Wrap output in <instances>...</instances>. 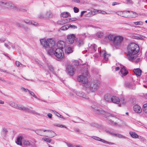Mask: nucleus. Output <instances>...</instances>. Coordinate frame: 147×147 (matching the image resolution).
I'll use <instances>...</instances> for the list:
<instances>
[{
  "mask_svg": "<svg viewBox=\"0 0 147 147\" xmlns=\"http://www.w3.org/2000/svg\"><path fill=\"white\" fill-rule=\"evenodd\" d=\"M127 49V58L129 61L136 63L140 61L141 59L138 57L137 54L140 50L138 45L134 43H131L128 45Z\"/></svg>",
  "mask_w": 147,
  "mask_h": 147,
  "instance_id": "1",
  "label": "nucleus"
},
{
  "mask_svg": "<svg viewBox=\"0 0 147 147\" xmlns=\"http://www.w3.org/2000/svg\"><path fill=\"white\" fill-rule=\"evenodd\" d=\"M41 45L46 50L48 54L50 55H53L55 49V42L53 38H49L47 40L40 39Z\"/></svg>",
  "mask_w": 147,
  "mask_h": 147,
  "instance_id": "2",
  "label": "nucleus"
},
{
  "mask_svg": "<svg viewBox=\"0 0 147 147\" xmlns=\"http://www.w3.org/2000/svg\"><path fill=\"white\" fill-rule=\"evenodd\" d=\"M100 84L99 82L97 80L94 81L91 83L88 82L85 86V89L87 92L90 90L94 91L98 89Z\"/></svg>",
  "mask_w": 147,
  "mask_h": 147,
  "instance_id": "3",
  "label": "nucleus"
},
{
  "mask_svg": "<svg viewBox=\"0 0 147 147\" xmlns=\"http://www.w3.org/2000/svg\"><path fill=\"white\" fill-rule=\"evenodd\" d=\"M93 111L98 114H101L103 115L105 117V119L107 122H110V114L109 113L106 112L103 110L102 109L96 107H92Z\"/></svg>",
  "mask_w": 147,
  "mask_h": 147,
  "instance_id": "4",
  "label": "nucleus"
},
{
  "mask_svg": "<svg viewBox=\"0 0 147 147\" xmlns=\"http://www.w3.org/2000/svg\"><path fill=\"white\" fill-rule=\"evenodd\" d=\"M88 76V72L87 70H85L82 73L81 75L79 76L78 77V80L84 84V88L85 86L88 83V81L87 77Z\"/></svg>",
  "mask_w": 147,
  "mask_h": 147,
  "instance_id": "5",
  "label": "nucleus"
},
{
  "mask_svg": "<svg viewBox=\"0 0 147 147\" xmlns=\"http://www.w3.org/2000/svg\"><path fill=\"white\" fill-rule=\"evenodd\" d=\"M123 38L119 36H114L111 34V42L115 46H117L120 44L123 41Z\"/></svg>",
  "mask_w": 147,
  "mask_h": 147,
  "instance_id": "6",
  "label": "nucleus"
},
{
  "mask_svg": "<svg viewBox=\"0 0 147 147\" xmlns=\"http://www.w3.org/2000/svg\"><path fill=\"white\" fill-rule=\"evenodd\" d=\"M22 145L26 146H29L32 145L33 147H36V142L34 140L32 142L31 144V141L26 139H23L22 140Z\"/></svg>",
  "mask_w": 147,
  "mask_h": 147,
  "instance_id": "7",
  "label": "nucleus"
},
{
  "mask_svg": "<svg viewBox=\"0 0 147 147\" xmlns=\"http://www.w3.org/2000/svg\"><path fill=\"white\" fill-rule=\"evenodd\" d=\"M0 6L4 7L16 8V7L10 2H3L0 1Z\"/></svg>",
  "mask_w": 147,
  "mask_h": 147,
  "instance_id": "8",
  "label": "nucleus"
},
{
  "mask_svg": "<svg viewBox=\"0 0 147 147\" xmlns=\"http://www.w3.org/2000/svg\"><path fill=\"white\" fill-rule=\"evenodd\" d=\"M53 55L59 59H61L63 58L64 56V53L62 49H57L55 50Z\"/></svg>",
  "mask_w": 147,
  "mask_h": 147,
  "instance_id": "9",
  "label": "nucleus"
},
{
  "mask_svg": "<svg viewBox=\"0 0 147 147\" xmlns=\"http://www.w3.org/2000/svg\"><path fill=\"white\" fill-rule=\"evenodd\" d=\"M76 38L75 35L74 34H68L67 36L66 41L69 44H72Z\"/></svg>",
  "mask_w": 147,
  "mask_h": 147,
  "instance_id": "10",
  "label": "nucleus"
},
{
  "mask_svg": "<svg viewBox=\"0 0 147 147\" xmlns=\"http://www.w3.org/2000/svg\"><path fill=\"white\" fill-rule=\"evenodd\" d=\"M119 119L116 117V116L111 114V125L118 126L119 124L117 123Z\"/></svg>",
  "mask_w": 147,
  "mask_h": 147,
  "instance_id": "11",
  "label": "nucleus"
},
{
  "mask_svg": "<svg viewBox=\"0 0 147 147\" xmlns=\"http://www.w3.org/2000/svg\"><path fill=\"white\" fill-rule=\"evenodd\" d=\"M66 70L70 75L72 76L74 74L75 69L72 65H69L66 67Z\"/></svg>",
  "mask_w": 147,
  "mask_h": 147,
  "instance_id": "12",
  "label": "nucleus"
},
{
  "mask_svg": "<svg viewBox=\"0 0 147 147\" xmlns=\"http://www.w3.org/2000/svg\"><path fill=\"white\" fill-rule=\"evenodd\" d=\"M85 38V36L84 35L80 36L78 38L76 42L79 47L83 45L84 44V39Z\"/></svg>",
  "mask_w": 147,
  "mask_h": 147,
  "instance_id": "13",
  "label": "nucleus"
},
{
  "mask_svg": "<svg viewBox=\"0 0 147 147\" xmlns=\"http://www.w3.org/2000/svg\"><path fill=\"white\" fill-rule=\"evenodd\" d=\"M135 84L133 82H127L125 84V87L126 88L130 89H134L135 88Z\"/></svg>",
  "mask_w": 147,
  "mask_h": 147,
  "instance_id": "14",
  "label": "nucleus"
},
{
  "mask_svg": "<svg viewBox=\"0 0 147 147\" xmlns=\"http://www.w3.org/2000/svg\"><path fill=\"white\" fill-rule=\"evenodd\" d=\"M57 46L58 49H63L65 46V42L63 41L59 40L57 42Z\"/></svg>",
  "mask_w": 147,
  "mask_h": 147,
  "instance_id": "15",
  "label": "nucleus"
},
{
  "mask_svg": "<svg viewBox=\"0 0 147 147\" xmlns=\"http://www.w3.org/2000/svg\"><path fill=\"white\" fill-rule=\"evenodd\" d=\"M76 93L77 96L80 97H82L86 99H89L88 97L86 96V95H85L84 93L82 92L77 91V92H76Z\"/></svg>",
  "mask_w": 147,
  "mask_h": 147,
  "instance_id": "16",
  "label": "nucleus"
},
{
  "mask_svg": "<svg viewBox=\"0 0 147 147\" xmlns=\"http://www.w3.org/2000/svg\"><path fill=\"white\" fill-rule=\"evenodd\" d=\"M24 111L28 113H30L32 114L39 115V114L35 111L32 110L28 107H25Z\"/></svg>",
  "mask_w": 147,
  "mask_h": 147,
  "instance_id": "17",
  "label": "nucleus"
},
{
  "mask_svg": "<svg viewBox=\"0 0 147 147\" xmlns=\"http://www.w3.org/2000/svg\"><path fill=\"white\" fill-rule=\"evenodd\" d=\"M128 12V11H119L117 12L116 13L118 15L123 17H127V16L126 14Z\"/></svg>",
  "mask_w": 147,
  "mask_h": 147,
  "instance_id": "18",
  "label": "nucleus"
},
{
  "mask_svg": "<svg viewBox=\"0 0 147 147\" xmlns=\"http://www.w3.org/2000/svg\"><path fill=\"white\" fill-rule=\"evenodd\" d=\"M23 139L22 136H18L17 138L16 143L18 145L22 146V140Z\"/></svg>",
  "mask_w": 147,
  "mask_h": 147,
  "instance_id": "19",
  "label": "nucleus"
},
{
  "mask_svg": "<svg viewBox=\"0 0 147 147\" xmlns=\"http://www.w3.org/2000/svg\"><path fill=\"white\" fill-rule=\"evenodd\" d=\"M134 110L136 112L140 113L142 112L141 108L138 105H136L133 107Z\"/></svg>",
  "mask_w": 147,
  "mask_h": 147,
  "instance_id": "20",
  "label": "nucleus"
},
{
  "mask_svg": "<svg viewBox=\"0 0 147 147\" xmlns=\"http://www.w3.org/2000/svg\"><path fill=\"white\" fill-rule=\"evenodd\" d=\"M92 138L93 139L96 140H97L99 141H100L104 143H107V144H110V142H108L107 141H105V140L102 139L97 137L93 136L92 137Z\"/></svg>",
  "mask_w": 147,
  "mask_h": 147,
  "instance_id": "21",
  "label": "nucleus"
},
{
  "mask_svg": "<svg viewBox=\"0 0 147 147\" xmlns=\"http://www.w3.org/2000/svg\"><path fill=\"white\" fill-rule=\"evenodd\" d=\"M100 54L101 55H104V60L103 61H106L108 59V57L109 56V55L106 54V52L104 51H102V52L100 51Z\"/></svg>",
  "mask_w": 147,
  "mask_h": 147,
  "instance_id": "22",
  "label": "nucleus"
},
{
  "mask_svg": "<svg viewBox=\"0 0 147 147\" xmlns=\"http://www.w3.org/2000/svg\"><path fill=\"white\" fill-rule=\"evenodd\" d=\"M97 46L95 44H93L91 45L89 48V50L92 53H94L97 49Z\"/></svg>",
  "mask_w": 147,
  "mask_h": 147,
  "instance_id": "23",
  "label": "nucleus"
},
{
  "mask_svg": "<svg viewBox=\"0 0 147 147\" xmlns=\"http://www.w3.org/2000/svg\"><path fill=\"white\" fill-rule=\"evenodd\" d=\"M121 68L120 72L122 75L123 76L126 75L128 73V71L125 69L123 66H121Z\"/></svg>",
  "mask_w": 147,
  "mask_h": 147,
  "instance_id": "24",
  "label": "nucleus"
},
{
  "mask_svg": "<svg viewBox=\"0 0 147 147\" xmlns=\"http://www.w3.org/2000/svg\"><path fill=\"white\" fill-rule=\"evenodd\" d=\"M111 100L114 103L118 104L120 102V100L119 98L116 96H113L111 98Z\"/></svg>",
  "mask_w": 147,
  "mask_h": 147,
  "instance_id": "25",
  "label": "nucleus"
},
{
  "mask_svg": "<svg viewBox=\"0 0 147 147\" xmlns=\"http://www.w3.org/2000/svg\"><path fill=\"white\" fill-rule=\"evenodd\" d=\"M128 12L130 13V16L132 18H135L137 17L138 16L137 13L133 11H128Z\"/></svg>",
  "mask_w": 147,
  "mask_h": 147,
  "instance_id": "26",
  "label": "nucleus"
},
{
  "mask_svg": "<svg viewBox=\"0 0 147 147\" xmlns=\"http://www.w3.org/2000/svg\"><path fill=\"white\" fill-rule=\"evenodd\" d=\"M111 135L119 138H126L123 135L117 133H111Z\"/></svg>",
  "mask_w": 147,
  "mask_h": 147,
  "instance_id": "27",
  "label": "nucleus"
},
{
  "mask_svg": "<svg viewBox=\"0 0 147 147\" xmlns=\"http://www.w3.org/2000/svg\"><path fill=\"white\" fill-rule=\"evenodd\" d=\"M77 92V91L74 90L72 91L69 93V95L71 98L73 99H75L76 97V92Z\"/></svg>",
  "mask_w": 147,
  "mask_h": 147,
  "instance_id": "28",
  "label": "nucleus"
},
{
  "mask_svg": "<svg viewBox=\"0 0 147 147\" xmlns=\"http://www.w3.org/2000/svg\"><path fill=\"white\" fill-rule=\"evenodd\" d=\"M134 72L135 74L138 76H140L141 74L142 71L139 69H136L134 70Z\"/></svg>",
  "mask_w": 147,
  "mask_h": 147,
  "instance_id": "29",
  "label": "nucleus"
},
{
  "mask_svg": "<svg viewBox=\"0 0 147 147\" xmlns=\"http://www.w3.org/2000/svg\"><path fill=\"white\" fill-rule=\"evenodd\" d=\"M129 134L130 136L133 138H137L138 135L135 132L131 131L129 132Z\"/></svg>",
  "mask_w": 147,
  "mask_h": 147,
  "instance_id": "30",
  "label": "nucleus"
},
{
  "mask_svg": "<svg viewBox=\"0 0 147 147\" xmlns=\"http://www.w3.org/2000/svg\"><path fill=\"white\" fill-rule=\"evenodd\" d=\"M8 104L12 107L17 108L18 107V104L13 101H10L9 102Z\"/></svg>",
  "mask_w": 147,
  "mask_h": 147,
  "instance_id": "31",
  "label": "nucleus"
},
{
  "mask_svg": "<svg viewBox=\"0 0 147 147\" xmlns=\"http://www.w3.org/2000/svg\"><path fill=\"white\" fill-rule=\"evenodd\" d=\"M73 49L72 48L70 47H67L65 49V52L67 53H69L72 52Z\"/></svg>",
  "mask_w": 147,
  "mask_h": 147,
  "instance_id": "32",
  "label": "nucleus"
},
{
  "mask_svg": "<svg viewBox=\"0 0 147 147\" xmlns=\"http://www.w3.org/2000/svg\"><path fill=\"white\" fill-rule=\"evenodd\" d=\"M95 12L93 11H90L85 14V16L87 17H91L94 15Z\"/></svg>",
  "mask_w": 147,
  "mask_h": 147,
  "instance_id": "33",
  "label": "nucleus"
},
{
  "mask_svg": "<svg viewBox=\"0 0 147 147\" xmlns=\"http://www.w3.org/2000/svg\"><path fill=\"white\" fill-rule=\"evenodd\" d=\"M110 40V35L109 34L105 36L104 41L105 42H109Z\"/></svg>",
  "mask_w": 147,
  "mask_h": 147,
  "instance_id": "34",
  "label": "nucleus"
},
{
  "mask_svg": "<svg viewBox=\"0 0 147 147\" xmlns=\"http://www.w3.org/2000/svg\"><path fill=\"white\" fill-rule=\"evenodd\" d=\"M53 15L52 13L50 11H48L45 14L46 18H49L52 17Z\"/></svg>",
  "mask_w": 147,
  "mask_h": 147,
  "instance_id": "35",
  "label": "nucleus"
},
{
  "mask_svg": "<svg viewBox=\"0 0 147 147\" xmlns=\"http://www.w3.org/2000/svg\"><path fill=\"white\" fill-rule=\"evenodd\" d=\"M110 96L109 94H106L104 96V99L107 101L109 102L110 100Z\"/></svg>",
  "mask_w": 147,
  "mask_h": 147,
  "instance_id": "36",
  "label": "nucleus"
},
{
  "mask_svg": "<svg viewBox=\"0 0 147 147\" xmlns=\"http://www.w3.org/2000/svg\"><path fill=\"white\" fill-rule=\"evenodd\" d=\"M69 14V13L67 12H64L61 13V16L64 18H66L68 17Z\"/></svg>",
  "mask_w": 147,
  "mask_h": 147,
  "instance_id": "37",
  "label": "nucleus"
},
{
  "mask_svg": "<svg viewBox=\"0 0 147 147\" xmlns=\"http://www.w3.org/2000/svg\"><path fill=\"white\" fill-rule=\"evenodd\" d=\"M49 136L51 138H52L54 137L55 136V133L53 131H49Z\"/></svg>",
  "mask_w": 147,
  "mask_h": 147,
  "instance_id": "38",
  "label": "nucleus"
},
{
  "mask_svg": "<svg viewBox=\"0 0 147 147\" xmlns=\"http://www.w3.org/2000/svg\"><path fill=\"white\" fill-rule=\"evenodd\" d=\"M72 26L71 25L68 26L67 25H66L65 26H62L61 28V29L62 30H67L69 27V26Z\"/></svg>",
  "mask_w": 147,
  "mask_h": 147,
  "instance_id": "39",
  "label": "nucleus"
},
{
  "mask_svg": "<svg viewBox=\"0 0 147 147\" xmlns=\"http://www.w3.org/2000/svg\"><path fill=\"white\" fill-rule=\"evenodd\" d=\"M42 129L36 130L35 131V132L41 136H44L42 133Z\"/></svg>",
  "mask_w": 147,
  "mask_h": 147,
  "instance_id": "40",
  "label": "nucleus"
},
{
  "mask_svg": "<svg viewBox=\"0 0 147 147\" xmlns=\"http://www.w3.org/2000/svg\"><path fill=\"white\" fill-rule=\"evenodd\" d=\"M143 109L145 113H147V103L143 105Z\"/></svg>",
  "mask_w": 147,
  "mask_h": 147,
  "instance_id": "41",
  "label": "nucleus"
},
{
  "mask_svg": "<svg viewBox=\"0 0 147 147\" xmlns=\"http://www.w3.org/2000/svg\"><path fill=\"white\" fill-rule=\"evenodd\" d=\"M103 34L101 32H98L96 34L97 36L99 38H101L103 36Z\"/></svg>",
  "mask_w": 147,
  "mask_h": 147,
  "instance_id": "42",
  "label": "nucleus"
},
{
  "mask_svg": "<svg viewBox=\"0 0 147 147\" xmlns=\"http://www.w3.org/2000/svg\"><path fill=\"white\" fill-rule=\"evenodd\" d=\"M144 38H145L144 36H143L141 35H139L138 36H135L134 38L137 39H140L141 40H143L144 39Z\"/></svg>",
  "mask_w": 147,
  "mask_h": 147,
  "instance_id": "43",
  "label": "nucleus"
},
{
  "mask_svg": "<svg viewBox=\"0 0 147 147\" xmlns=\"http://www.w3.org/2000/svg\"><path fill=\"white\" fill-rule=\"evenodd\" d=\"M53 125L54 126L58 127L61 128H67V127L64 125L60 124H54Z\"/></svg>",
  "mask_w": 147,
  "mask_h": 147,
  "instance_id": "44",
  "label": "nucleus"
},
{
  "mask_svg": "<svg viewBox=\"0 0 147 147\" xmlns=\"http://www.w3.org/2000/svg\"><path fill=\"white\" fill-rule=\"evenodd\" d=\"M42 139L44 141H46L47 142L49 143L51 141V139L50 138H47L45 137L43 138H42Z\"/></svg>",
  "mask_w": 147,
  "mask_h": 147,
  "instance_id": "45",
  "label": "nucleus"
},
{
  "mask_svg": "<svg viewBox=\"0 0 147 147\" xmlns=\"http://www.w3.org/2000/svg\"><path fill=\"white\" fill-rule=\"evenodd\" d=\"M53 111L55 113V114L58 117H60L61 118H63V117L59 113H57V112L54 111Z\"/></svg>",
  "mask_w": 147,
  "mask_h": 147,
  "instance_id": "46",
  "label": "nucleus"
},
{
  "mask_svg": "<svg viewBox=\"0 0 147 147\" xmlns=\"http://www.w3.org/2000/svg\"><path fill=\"white\" fill-rule=\"evenodd\" d=\"M28 92L30 94L31 96H33V97L36 99H37L38 100L39 99L38 98H37V96L35 95L33 92L31 91L30 90Z\"/></svg>",
  "mask_w": 147,
  "mask_h": 147,
  "instance_id": "47",
  "label": "nucleus"
},
{
  "mask_svg": "<svg viewBox=\"0 0 147 147\" xmlns=\"http://www.w3.org/2000/svg\"><path fill=\"white\" fill-rule=\"evenodd\" d=\"M137 138L139 139L141 141L143 142H146V140L142 136H138Z\"/></svg>",
  "mask_w": 147,
  "mask_h": 147,
  "instance_id": "48",
  "label": "nucleus"
},
{
  "mask_svg": "<svg viewBox=\"0 0 147 147\" xmlns=\"http://www.w3.org/2000/svg\"><path fill=\"white\" fill-rule=\"evenodd\" d=\"M24 22L28 24H33V22H32V21H31L27 19L25 20H24Z\"/></svg>",
  "mask_w": 147,
  "mask_h": 147,
  "instance_id": "49",
  "label": "nucleus"
},
{
  "mask_svg": "<svg viewBox=\"0 0 147 147\" xmlns=\"http://www.w3.org/2000/svg\"><path fill=\"white\" fill-rule=\"evenodd\" d=\"M21 89L22 91L25 92H29V90L27 88H25L24 87H21Z\"/></svg>",
  "mask_w": 147,
  "mask_h": 147,
  "instance_id": "50",
  "label": "nucleus"
},
{
  "mask_svg": "<svg viewBox=\"0 0 147 147\" xmlns=\"http://www.w3.org/2000/svg\"><path fill=\"white\" fill-rule=\"evenodd\" d=\"M2 133L4 135H5L6 134H7V130L6 129L5 127H3L2 128Z\"/></svg>",
  "mask_w": 147,
  "mask_h": 147,
  "instance_id": "51",
  "label": "nucleus"
},
{
  "mask_svg": "<svg viewBox=\"0 0 147 147\" xmlns=\"http://www.w3.org/2000/svg\"><path fill=\"white\" fill-rule=\"evenodd\" d=\"M119 102H120V104L118 106L119 107H121V105L124 104L126 102L124 100H120Z\"/></svg>",
  "mask_w": 147,
  "mask_h": 147,
  "instance_id": "52",
  "label": "nucleus"
},
{
  "mask_svg": "<svg viewBox=\"0 0 147 147\" xmlns=\"http://www.w3.org/2000/svg\"><path fill=\"white\" fill-rule=\"evenodd\" d=\"M67 146L69 147H81L80 146L76 145H74L70 143L67 144Z\"/></svg>",
  "mask_w": 147,
  "mask_h": 147,
  "instance_id": "53",
  "label": "nucleus"
},
{
  "mask_svg": "<svg viewBox=\"0 0 147 147\" xmlns=\"http://www.w3.org/2000/svg\"><path fill=\"white\" fill-rule=\"evenodd\" d=\"M135 25H142L143 23L142 22H133Z\"/></svg>",
  "mask_w": 147,
  "mask_h": 147,
  "instance_id": "54",
  "label": "nucleus"
},
{
  "mask_svg": "<svg viewBox=\"0 0 147 147\" xmlns=\"http://www.w3.org/2000/svg\"><path fill=\"white\" fill-rule=\"evenodd\" d=\"M25 107L23 105H19V106L18 105V107L17 108L20 110L24 111Z\"/></svg>",
  "mask_w": 147,
  "mask_h": 147,
  "instance_id": "55",
  "label": "nucleus"
},
{
  "mask_svg": "<svg viewBox=\"0 0 147 147\" xmlns=\"http://www.w3.org/2000/svg\"><path fill=\"white\" fill-rule=\"evenodd\" d=\"M44 16H45L42 13H41L39 14L38 17L40 18L41 19L43 18L44 17Z\"/></svg>",
  "mask_w": 147,
  "mask_h": 147,
  "instance_id": "56",
  "label": "nucleus"
},
{
  "mask_svg": "<svg viewBox=\"0 0 147 147\" xmlns=\"http://www.w3.org/2000/svg\"><path fill=\"white\" fill-rule=\"evenodd\" d=\"M73 9L74 11L76 13H78L79 11V9L76 7H74L73 8Z\"/></svg>",
  "mask_w": 147,
  "mask_h": 147,
  "instance_id": "57",
  "label": "nucleus"
},
{
  "mask_svg": "<svg viewBox=\"0 0 147 147\" xmlns=\"http://www.w3.org/2000/svg\"><path fill=\"white\" fill-rule=\"evenodd\" d=\"M48 67L49 70L51 71V72H53V68L51 65H49L48 66Z\"/></svg>",
  "mask_w": 147,
  "mask_h": 147,
  "instance_id": "58",
  "label": "nucleus"
},
{
  "mask_svg": "<svg viewBox=\"0 0 147 147\" xmlns=\"http://www.w3.org/2000/svg\"><path fill=\"white\" fill-rule=\"evenodd\" d=\"M16 65L18 67H20V65H22V64L18 61H16Z\"/></svg>",
  "mask_w": 147,
  "mask_h": 147,
  "instance_id": "59",
  "label": "nucleus"
},
{
  "mask_svg": "<svg viewBox=\"0 0 147 147\" xmlns=\"http://www.w3.org/2000/svg\"><path fill=\"white\" fill-rule=\"evenodd\" d=\"M63 20V23H68L70 21L68 19H65Z\"/></svg>",
  "mask_w": 147,
  "mask_h": 147,
  "instance_id": "60",
  "label": "nucleus"
},
{
  "mask_svg": "<svg viewBox=\"0 0 147 147\" xmlns=\"http://www.w3.org/2000/svg\"><path fill=\"white\" fill-rule=\"evenodd\" d=\"M98 12H101L102 13V14H105L107 13L106 12H105V11H101V10H98Z\"/></svg>",
  "mask_w": 147,
  "mask_h": 147,
  "instance_id": "61",
  "label": "nucleus"
},
{
  "mask_svg": "<svg viewBox=\"0 0 147 147\" xmlns=\"http://www.w3.org/2000/svg\"><path fill=\"white\" fill-rule=\"evenodd\" d=\"M33 24H33V25L35 26H37L38 25V24L37 22H34V21H32Z\"/></svg>",
  "mask_w": 147,
  "mask_h": 147,
  "instance_id": "62",
  "label": "nucleus"
},
{
  "mask_svg": "<svg viewBox=\"0 0 147 147\" xmlns=\"http://www.w3.org/2000/svg\"><path fill=\"white\" fill-rule=\"evenodd\" d=\"M58 23L60 24L63 25L65 23H63V20H62L61 21H59L58 22Z\"/></svg>",
  "mask_w": 147,
  "mask_h": 147,
  "instance_id": "63",
  "label": "nucleus"
},
{
  "mask_svg": "<svg viewBox=\"0 0 147 147\" xmlns=\"http://www.w3.org/2000/svg\"><path fill=\"white\" fill-rule=\"evenodd\" d=\"M47 116L49 118H51L52 117V115L51 113H48Z\"/></svg>",
  "mask_w": 147,
  "mask_h": 147,
  "instance_id": "64",
  "label": "nucleus"
}]
</instances>
